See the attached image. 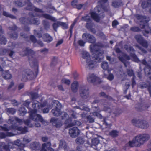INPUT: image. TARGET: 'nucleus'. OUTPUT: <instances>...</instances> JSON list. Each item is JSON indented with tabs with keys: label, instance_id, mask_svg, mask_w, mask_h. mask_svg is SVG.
Wrapping results in <instances>:
<instances>
[{
	"label": "nucleus",
	"instance_id": "f8f14e48",
	"mask_svg": "<svg viewBox=\"0 0 151 151\" xmlns=\"http://www.w3.org/2000/svg\"><path fill=\"white\" fill-rule=\"evenodd\" d=\"M82 38L87 42L93 43L96 41V39L93 36L88 33H85L83 34Z\"/></svg>",
	"mask_w": 151,
	"mask_h": 151
},
{
	"label": "nucleus",
	"instance_id": "37998d69",
	"mask_svg": "<svg viewBox=\"0 0 151 151\" xmlns=\"http://www.w3.org/2000/svg\"><path fill=\"white\" fill-rule=\"evenodd\" d=\"M76 142L78 144H82L84 142L83 139L80 138L77 139Z\"/></svg>",
	"mask_w": 151,
	"mask_h": 151
},
{
	"label": "nucleus",
	"instance_id": "2eb2a0df",
	"mask_svg": "<svg viewBox=\"0 0 151 151\" xmlns=\"http://www.w3.org/2000/svg\"><path fill=\"white\" fill-rule=\"evenodd\" d=\"M80 133V131L77 127H74L69 130V134L72 137H77Z\"/></svg>",
	"mask_w": 151,
	"mask_h": 151
},
{
	"label": "nucleus",
	"instance_id": "bb28decb",
	"mask_svg": "<svg viewBox=\"0 0 151 151\" xmlns=\"http://www.w3.org/2000/svg\"><path fill=\"white\" fill-rule=\"evenodd\" d=\"M43 16L44 17L47 19L53 21H55V18L52 17L49 14H44L43 15Z\"/></svg>",
	"mask_w": 151,
	"mask_h": 151
},
{
	"label": "nucleus",
	"instance_id": "49530a36",
	"mask_svg": "<svg viewBox=\"0 0 151 151\" xmlns=\"http://www.w3.org/2000/svg\"><path fill=\"white\" fill-rule=\"evenodd\" d=\"M107 78L108 80L110 81H111L114 79V76L113 74L110 73L109 74Z\"/></svg>",
	"mask_w": 151,
	"mask_h": 151
},
{
	"label": "nucleus",
	"instance_id": "4d7b16f0",
	"mask_svg": "<svg viewBox=\"0 0 151 151\" xmlns=\"http://www.w3.org/2000/svg\"><path fill=\"white\" fill-rule=\"evenodd\" d=\"M93 115L94 116H96L98 117H99L100 118H102V116L99 113L97 112H94L93 113Z\"/></svg>",
	"mask_w": 151,
	"mask_h": 151
},
{
	"label": "nucleus",
	"instance_id": "72a5a7b5",
	"mask_svg": "<svg viewBox=\"0 0 151 151\" xmlns=\"http://www.w3.org/2000/svg\"><path fill=\"white\" fill-rule=\"evenodd\" d=\"M99 143V141L97 138H94L92 140V146H96Z\"/></svg>",
	"mask_w": 151,
	"mask_h": 151
},
{
	"label": "nucleus",
	"instance_id": "4be33fe9",
	"mask_svg": "<svg viewBox=\"0 0 151 151\" xmlns=\"http://www.w3.org/2000/svg\"><path fill=\"white\" fill-rule=\"evenodd\" d=\"M0 151H9L8 146L4 142H0Z\"/></svg>",
	"mask_w": 151,
	"mask_h": 151
},
{
	"label": "nucleus",
	"instance_id": "cd10ccee",
	"mask_svg": "<svg viewBox=\"0 0 151 151\" xmlns=\"http://www.w3.org/2000/svg\"><path fill=\"white\" fill-rule=\"evenodd\" d=\"M59 147H63L65 149V151L66 150V144L65 142L63 140L60 141V143Z\"/></svg>",
	"mask_w": 151,
	"mask_h": 151
},
{
	"label": "nucleus",
	"instance_id": "4468645a",
	"mask_svg": "<svg viewBox=\"0 0 151 151\" xmlns=\"http://www.w3.org/2000/svg\"><path fill=\"white\" fill-rule=\"evenodd\" d=\"M87 80L90 83L96 82L99 83L101 82L100 79L96 76L94 74H89L87 76Z\"/></svg>",
	"mask_w": 151,
	"mask_h": 151
},
{
	"label": "nucleus",
	"instance_id": "8fccbe9b",
	"mask_svg": "<svg viewBox=\"0 0 151 151\" xmlns=\"http://www.w3.org/2000/svg\"><path fill=\"white\" fill-rule=\"evenodd\" d=\"M78 2L77 0H74L72 2L71 4L74 7H76L77 6V4Z\"/></svg>",
	"mask_w": 151,
	"mask_h": 151
},
{
	"label": "nucleus",
	"instance_id": "3c124183",
	"mask_svg": "<svg viewBox=\"0 0 151 151\" xmlns=\"http://www.w3.org/2000/svg\"><path fill=\"white\" fill-rule=\"evenodd\" d=\"M127 73L129 76H131L134 75L133 71L132 70H127Z\"/></svg>",
	"mask_w": 151,
	"mask_h": 151
},
{
	"label": "nucleus",
	"instance_id": "473e14b6",
	"mask_svg": "<svg viewBox=\"0 0 151 151\" xmlns=\"http://www.w3.org/2000/svg\"><path fill=\"white\" fill-rule=\"evenodd\" d=\"M14 144L17 146L20 147H24V144H21L20 140L18 139L15 141L14 142Z\"/></svg>",
	"mask_w": 151,
	"mask_h": 151
},
{
	"label": "nucleus",
	"instance_id": "69168bd1",
	"mask_svg": "<svg viewBox=\"0 0 151 151\" xmlns=\"http://www.w3.org/2000/svg\"><path fill=\"white\" fill-rule=\"evenodd\" d=\"M83 6V5L81 4H80L77 5L76 6V7L78 9H81Z\"/></svg>",
	"mask_w": 151,
	"mask_h": 151
},
{
	"label": "nucleus",
	"instance_id": "58836bf2",
	"mask_svg": "<svg viewBox=\"0 0 151 151\" xmlns=\"http://www.w3.org/2000/svg\"><path fill=\"white\" fill-rule=\"evenodd\" d=\"M120 2L116 1H114L112 3V5L114 7H118L120 5Z\"/></svg>",
	"mask_w": 151,
	"mask_h": 151
},
{
	"label": "nucleus",
	"instance_id": "ea45409f",
	"mask_svg": "<svg viewBox=\"0 0 151 151\" xmlns=\"http://www.w3.org/2000/svg\"><path fill=\"white\" fill-rule=\"evenodd\" d=\"M3 14L4 16H6L7 17H10L13 19L15 18V17L14 16L11 15L10 14H9L8 13L6 12H4L3 13Z\"/></svg>",
	"mask_w": 151,
	"mask_h": 151
},
{
	"label": "nucleus",
	"instance_id": "a19ab883",
	"mask_svg": "<svg viewBox=\"0 0 151 151\" xmlns=\"http://www.w3.org/2000/svg\"><path fill=\"white\" fill-rule=\"evenodd\" d=\"M147 1L148 4H145L143 3L142 4V6L143 8L147 7L149 5H150L151 0H147Z\"/></svg>",
	"mask_w": 151,
	"mask_h": 151
},
{
	"label": "nucleus",
	"instance_id": "c9c22d12",
	"mask_svg": "<svg viewBox=\"0 0 151 151\" xmlns=\"http://www.w3.org/2000/svg\"><path fill=\"white\" fill-rule=\"evenodd\" d=\"M101 66L104 70H106L108 67L107 63L105 61L103 62L101 65Z\"/></svg>",
	"mask_w": 151,
	"mask_h": 151
},
{
	"label": "nucleus",
	"instance_id": "39448f33",
	"mask_svg": "<svg viewBox=\"0 0 151 151\" xmlns=\"http://www.w3.org/2000/svg\"><path fill=\"white\" fill-rule=\"evenodd\" d=\"M150 138V135L147 134H139L135 137L132 141L129 142L126 145L125 149H128V147H133L134 146H140L143 144Z\"/></svg>",
	"mask_w": 151,
	"mask_h": 151
},
{
	"label": "nucleus",
	"instance_id": "5fc2aeb1",
	"mask_svg": "<svg viewBox=\"0 0 151 151\" xmlns=\"http://www.w3.org/2000/svg\"><path fill=\"white\" fill-rule=\"evenodd\" d=\"M79 44L81 46H83L85 43V42L83 41L82 40H79L78 42Z\"/></svg>",
	"mask_w": 151,
	"mask_h": 151
},
{
	"label": "nucleus",
	"instance_id": "f03ea898",
	"mask_svg": "<svg viewBox=\"0 0 151 151\" xmlns=\"http://www.w3.org/2000/svg\"><path fill=\"white\" fill-rule=\"evenodd\" d=\"M8 123L12 124V125L8 128L6 124L3 126H0V130L6 132H0V138H3L6 136H12L19 134H24L27 132L26 127L22 128L18 126V124H22V120L16 117L9 119L8 121Z\"/></svg>",
	"mask_w": 151,
	"mask_h": 151
},
{
	"label": "nucleus",
	"instance_id": "f3484780",
	"mask_svg": "<svg viewBox=\"0 0 151 151\" xmlns=\"http://www.w3.org/2000/svg\"><path fill=\"white\" fill-rule=\"evenodd\" d=\"M135 38L137 42L143 47H147V43L146 41L143 40L142 36L139 35H137Z\"/></svg>",
	"mask_w": 151,
	"mask_h": 151
},
{
	"label": "nucleus",
	"instance_id": "338daca9",
	"mask_svg": "<svg viewBox=\"0 0 151 151\" xmlns=\"http://www.w3.org/2000/svg\"><path fill=\"white\" fill-rule=\"evenodd\" d=\"M87 119L91 122H93L94 121V119L93 118H90L89 117H87Z\"/></svg>",
	"mask_w": 151,
	"mask_h": 151
},
{
	"label": "nucleus",
	"instance_id": "774afa93",
	"mask_svg": "<svg viewBox=\"0 0 151 151\" xmlns=\"http://www.w3.org/2000/svg\"><path fill=\"white\" fill-rule=\"evenodd\" d=\"M42 140L44 142H46L48 140V138L47 137H43L42 138Z\"/></svg>",
	"mask_w": 151,
	"mask_h": 151
},
{
	"label": "nucleus",
	"instance_id": "393cba45",
	"mask_svg": "<svg viewBox=\"0 0 151 151\" xmlns=\"http://www.w3.org/2000/svg\"><path fill=\"white\" fill-rule=\"evenodd\" d=\"M78 86V82L77 81H74L72 84L71 89L73 91L76 92L77 91Z\"/></svg>",
	"mask_w": 151,
	"mask_h": 151
},
{
	"label": "nucleus",
	"instance_id": "9b49d317",
	"mask_svg": "<svg viewBox=\"0 0 151 151\" xmlns=\"http://www.w3.org/2000/svg\"><path fill=\"white\" fill-rule=\"evenodd\" d=\"M142 18H143L142 21H141V24L143 23V24H140L141 28L142 29L144 28L145 29V33L147 34H148L149 33H151V29L149 27L147 23L149 20H146V19L144 17Z\"/></svg>",
	"mask_w": 151,
	"mask_h": 151
},
{
	"label": "nucleus",
	"instance_id": "c85d7f7f",
	"mask_svg": "<svg viewBox=\"0 0 151 151\" xmlns=\"http://www.w3.org/2000/svg\"><path fill=\"white\" fill-rule=\"evenodd\" d=\"M142 63L144 65H145V71L147 70V69H148L150 71V70L151 69V68L150 66H149L147 62L146 61L143 60L142 61Z\"/></svg>",
	"mask_w": 151,
	"mask_h": 151
},
{
	"label": "nucleus",
	"instance_id": "e433bc0d",
	"mask_svg": "<svg viewBox=\"0 0 151 151\" xmlns=\"http://www.w3.org/2000/svg\"><path fill=\"white\" fill-rule=\"evenodd\" d=\"M102 106L104 107L103 110L104 111H107L109 112H111V109L107 106V105L104 104Z\"/></svg>",
	"mask_w": 151,
	"mask_h": 151
},
{
	"label": "nucleus",
	"instance_id": "7c9ffc66",
	"mask_svg": "<svg viewBox=\"0 0 151 151\" xmlns=\"http://www.w3.org/2000/svg\"><path fill=\"white\" fill-rule=\"evenodd\" d=\"M19 111L20 114L23 116L26 113L27 111L24 107H22L19 109Z\"/></svg>",
	"mask_w": 151,
	"mask_h": 151
},
{
	"label": "nucleus",
	"instance_id": "2f4dec72",
	"mask_svg": "<svg viewBox=\"0 0 151 151\" xmlns=\"http://www.w3.org/2000/svg\"><path fill=\"white\" fill-rule=\"evenodd\" d=\"M7 112L9 114H14L15 112V110L12 108H8L6 110Z\"/></svg>",
	"mask_w": 151,
	"mask_h": 151
},
{
	"label": "nucleus",
	"instance_id": "0e129e2a",
	"mask_svg": "<svg viewBox=\"0 0 151 151\" xmlns=\"http://www.w3.org/2000/svg\"><path fill=\"white\" fill-rule=\"evenodd\" d=\"M118 24V22L116 21H114L112 22V26H114Z\"/></svg>",
	"mask_w": 151,
	"mask_h": 151
},
{
	"label": "nucleus",
	"instance_id": "423d86ee",
	"mask_svg": "<svg viewBox=\"0 0 151 151\" xmlns=\"http://www.w3.org/2000/svg\"><path fill=\"white\" fill-rule=\"evenodd\" d=\"M107 0H100L98 2V5L95 8L94 12L91 13V17L95 21L99 22L100 18L104 17V14L103 12H101L98 15L97 12H100L102 9L105 11H106L103 5L106 3Z\"/></svg>",
	"mask_w": 151,
	"mask_h": 151
},
{
	"label": "nucleus",
	"instance_id": "de8ad7c7",
	"mask_svg": "<svg viewBox=\"0 0 151 151\" xmlns=\"http://www.w3.org/2000/svg\"><path fill=\"white\" fill-rule=\"evenodd\" d=\"M58 24L59 25L62 26L64 28H66L67 27V25L65 23L62 22H58Z\"/></svg>",
	"mask_w": 151,
	"mask_h": 151
},
{
	"label": "nucleus",
	"instance_id": "9d476101",
	"mask_svg": "<svg viewBox=\"0 0 151 151\" xmlns=\"http://www.w3.org/2000/svg\"><path fill=\"white\" fill-rule=\"evenodd\" d=\"M124 48L127 51L130 53V56L132 60L137 62H139V60L134 54V50L132 47L126 45L124 46Z\"/></svg>",
	"mask_w": 151,
	"mask_h": 151
},
{
	"label": "nucleus",
	"instance_id": "603ef678",
	"mask_svg": "<svg viewBox=\"0 0 151 151\" xmlns=\"http://www.w3.org/2000/svg\"><path fill=\"white\" fill-rule=\"evenodd\" d=\"M15 4L16 6H18L19 7H21L24 5V4H23L22 3L19 2L18 1H17L16 2Z\"/></svg>",
	"mask_w": 151,
	"mask_h": 151
},
{
	"label": "nucleus",
	"instance_id": "c03bdc74",
	"mask_svg": "<svg viewBox=\"0 0 151 151\" xmlns=\"http://www.w3.org/2000/svg\"><path fill=\"white\" fill-rule=\"evenodd\" d=\"M31 141V139H29L27 137L24 138L23 139V142L24 144H27L29 142Z\"/></svg>",
	"mask_w": 151,
	"mask_h": 151
},
{
	"label": "nucleus",
	"instance_id": "ddd939ff",
	"mask_svg": "<svg viewBox=\"0 0 151 151\" xmlns=\"http://www.w3.org/2000/svg\"><path fill=\"white\" fill-rule=\"evenodd\" d=\"M120 55L121 56L118 57L119 59L124 63L126 67H128L129 63L127 60L130 59L129 57L123 53H121Z\"/></svg>",
	"mask_w": 151,
	"mask_h": 151
},
{
	"label": "nucleus",
	"instance_id": "1a4fd4ad",
	"mask_svg": "<svg viewBox=\"0 0 151 151\" xmlns=\"http://www.w3.org/2000/svg\"><path fill=\"white\" fill-rule=\"evenodd\" d=\"M52 106L56 107L55 109H53L52 112L53 115L55 116H58L60 114V109L61 107L60 103L57 101H53Z\"/></svg>",
	"mask_w": 151,
	"mask_h": 151
},
{
	"label": "nucleus",
	"instance_id": "412c9836",
	"mask_svg": "<svg viewBox=\"0 0 151 151\" xmlns=\"http://www.w3.org/2000/svg\"><path fill=\"white\" fill-rule=\"evenodd\" d=\"M28 7L27 8V9L28 10H34L35 12H42V11L40 9H38L37 8H35L32 6V4L28 3H27Z\"/></svg>",
	"mask_w": 151,
	"mask_h": 151
},
{
	"label": "nucleus",
	"instance_id": "6e6d98bb",
	"mask_svg": "<svg viewBox=\"0 0 151 151\" xmlns=\"http://www.w3.org/2000/svg\"><path fill=\"white\" fill-rule=\"evenodd\" d=\"M131 30L133 31H138L139 30V28L137 27H134L131 28Z\"/></svg>",
	"mask_w": 151,
	"mask_h": 151
},
{
	"label": "nucleus",
	"instance_id": "864d4df0",
	"mask_svg": "<svg viewBox=\"0 0 151 151\" xmlns=\"http://www.w3.org/2000/svg\"><path fill=\"white\" fill-rule=\"evenodd\" d=\"M59 25L58 24V22L57 23H55L53 25V28L55 31H56L57 28L59 26Z\"/></svg>",
	"mask_w": 151,
	"mask_h": 151
},
{
	"label": "nucleus",
	"instance_id": "4c0bfd02",
	"mask_svg": "<svg viewBox=\"0 0 151 151\" xmlns=\"http://www.w3.org/2000/svg\"><path fill=\"white\" fill-rule=\"evenodd\" d=\"M62 83L69 85L70 83V81L68 79L66 78H63L62 80Z\"/></svg>",
	"mask_w": 151,
	"mask_h": 151
},
{
	"label": "nucleus",
	"instance_id": "5701e85b",
	"mask_svg": "<svg viewBox=\"0 0 151 151\" xmlns=\"http://www.w3.org/2000/svg\"><path fill=\"white\" fill-rule=\"evenodd\" d=\"M44 40L47 42H49L52 40V38L48 34H45L43 36Z\"/></svg>",
	"mask_w": 151,
	"mask_h": 151
},
{
	"label": "nucleus",
	"instance_id": "c756f323",
	"mask_svg": "<svg viewBox=\"0 0 151 151\" xmlns=\"http://www.w3.org/2000/svg\"><path fill=\"white\" fill-rule=\"evenodd\" d=\"M6 42V40L4 37L2 35H0V43L5 45Z\"/></svg>",
	"mask_w": 151,
	"mask_h": 151
},
{
	"label": "nucleus",
	"instance_id": "a18cd8bd",
	"mask_svg": "<svg viewBox=\"0 0 151 151\" xmlns=\"http://www.w3.org/2000/svg\"><path fill=\"white\" fill-rule=\"evenodd\" d=\"M24 123L26 125L28 126L29 127H33V125L32 124H30V122L29 120H27L25 121Z\"/></svg>",
	"mask_w": 151,
	"mask_h": 151
},
{
	"label": "nucleus",
	"instance_id": "6e6552de",
	"mask_svg": "<svg viewBox=\"0 0 151 151\" xmlns=\"http://www.w3.org/2000/svg\"><path fill=\"white\" fill-rule=\"evenodd\" d=\"M132 122L134 125L142 129L147 128L149 126L148 124L145 121H140L134 119L132 120Z\"/></svg>",
	"mask_w": 151,
	"mask_h": 151
},
{
	"label": "nucleus",
	"instance_id": "e2e57ef3",
	"mask_svg": "<svg viewBox=\"0 0 151 151\" xmlns=\"http://www.w3.org/2000/svg\"><path fill=\"white\" fill-rule=\"evenodd\" d=\"M136 84L135 82L134 81V77H133V78L132 80V87H133Z\"/></svg>",
	"mask_w": 151,
	"mask_h": 151
},
{
	"label": "nucleus",
	"instance_id": "b1692460",
	"mask_svg": "<svg viewBox=\"0 0 151 151\" xmlns=\"http://www.w3.org/2000/svg\"><path fill=\"white\" fill-rule=\"evenodd\" d=\"M40 144L38 142H34L30 145V147L32 149L37 150L40 147Z\"/></svg>",
	"mask_w": 151,
	"mask_h": 151
},
{
	"label": "nucleus",
	"instance_id": "6ab92c4d",
	"mask_svg": "<svg viewBox=\"0 0 151 151\" xmlns=\"http://www.w3.org/2000/svg\"><path fill=\"white\" fill-rule=\"evenodd\" d=\"M22 19H23L24 22L26 21V23L28 24H32L36 25H37L39 24L38 21L35 19H34L33 17L32 19H31L30 21H29L26 18H22L20 19V20H22Z\"/></svg>",
	"mask_w": 151,
	"mask_h": 151
},
{
	"label": "nucleus",
	"instance_id": "680f3d73",
	"mask_svg": "<svg viewBox=\"0 0 151 151\" xmlns=\"http://www.w3.org/2000/svg\"><path fill=\"white\" fill-rule=\"evenodd\" d=\"M63 42V40H59L58 42L57 43L56 45V46H58L59 45H60Z\"/></svg>",
	"mask_w": 151,
	"mask_h": 151
},
{
	"label": "nucleus",
	"instance_id": "20e7f679",
	"mask_svg": "<svg viewBox=\"0 0 151 151\" xmlns=\"http://www.w3.org/2000/svg\"><path fill=\"white\" fill-rule=\"evenodd\" d=\"M62 118V121L59 120L57 118H51L50 122H52L54 126L57 127H61L63 124V122H64L65 123L67 124V126L71 127L74 125L80 126L81 124V123L79 121H76L75 124H71V119L68 118V116L67 114L64 112H62L61 114Z\"/></svg>",
	"mask_w": 151,
	"mask_h": 151
},
{
	"label": "nucleus",
	"instance_id": "dca6fc26",
	"mask_svg": "<svg viewBox=\"0 0 151 151\" xmlns=\"http://www.w3.org/2000/svg\"><path fill=\"white\" fill-rule=\"evenodd\" d=\"M88 89L86 86L82 87L80 90V94L81 96L84 99L87 98L88 96Z\"/></svg>",
	"mask_w": 151,
	"mask_h": 151
},
{
	"label": "nucleus",
	"instance_id": "0eeeda50",
	"mask_svg": "<svg viewBox=\"0 0 151 151\" xmlns=\"http://www.w3.org/2000/svg\"><path fill=\"white\" fill-rule=\"evenodd\" d=\"M28 54L29 55V63L31 66L33 67L35 66H37V61L33 57H32V58H31L32 55L34 54V52L32 50L27 48L26 50L20 53V55L22 56L26 55Z\"/></svg>",
	"mask_w": 151,
	"mask_h": 151
},
{
	"label": "nucleus",
	"instance_id": "13d9d810",
	"mask_svg": "<svg viewBox=\"0 0 151 151\" xmlns=\"http://www.w3.org/2000/svg\"><path fill=\"white\" fill-rule=\"evenodd\" d=\"M31 40L33 42H37V40L35 37L33 35H31L30 37Z\"/></svg>",
	"mask_w": 151,
	"mask_h": 151
},
{
	"label": "nucleus",
	"instance_id": "79ce46f5",
	"mask_svg": "<svg viewBox=\"0 0 151 151\" xmlns=\"http://www.w3.org/2000/svg\"><path fill=\"white\" fill-rule=\"evenodd\" d=\"M47 108H45L43 110V113H47L49 112V110L51 109L52 106H47Z\"/></svg>",
	"mask_w": 151,
	"mask_h": 151
},
{
	"label": "nucleus",
	"instance_id": "f704fd0d",
	"mask_svg": "<svg viewBox=\"0 0 151 151\" xmlns=\"http://www.w3.org/2000/svg\"><path fill=\"white\" fill-rule=\"evenodd\" d=\"M109 135L114 137L118 135V132L116 130H113L109 133Z\"/></svg>",
	"mask_w": 151,
	"mask_h": 151
},
{
	"label": "nucleus",
	"instance_id": "a211bd4d",
	"mask_svg": "<svg viewBox=\"0 0 151 151\" xmlns=\"http://www.w3.org/2000/svg\"><path fill=\"white\" fill-rule=\"evenodd\" d=\"M51 144L48 142L47 144H43L41 151H54V150L51 148Z\"/></svg>",
	"mask_w": 151,
	"mask_h": 151
},
{
	"label": "nucleus",
	"instance_id": "bf43d9fd",
	"mask_svg": "<svg viewBox=\"0 0 151 151\" xmlns=\"http://www.w3.org/2000/svg\"><path fill=\"white\" fill-rule=\"evenodd\" d=\"M35 34L37 37H42L41 34L39 33L37 31H35Z\"/></svg>",
	"mask_w": 151,
	"mask_h": 151
},
{
	"label": "nucleus",
	"instance_id": "aec40b11",
	"mask_svg": "<svg viewBox=\"0 0 151 151\" xmlns=\"http://www.w3.org/2000/svg\"><path fill=\"white\" fill-rule=\"evenodd\" d=\"M82 20L83 21H86L87 22V23L86 25V27L88 28H89L90 27L88 26V24H91V20L89 16H87L82 17Z\"/></svg>",
	"mask_w": 151,
	"mask_h": 151
},
{
	"label": "nucleus",
	"instance_id": "a878e982",
	"mask_svg": "<svg viewBox=\"0 0 151 151\" xmlns=\"http://www.w3.org/2000/svg\"><path fill=\"white\" fill-rule=\"evenodd\" d=\"M3 76L4 78L6 79H9L12 78V75L8 70L4 71L3 73Z\"/></svg>",
	"mask_w": 151,
	"mask_h": 151
},
{
	"label": "nucleus",
	"instance_id": "09e8293b",
	"mask_svg": "<svg viewBox=\"0 0 151 151\" xmlns=\"http://www.w3.org/2000/svg\"><path fill=\"white\" fill-rule=\"evenodd\" d=\"M32 99H36L37 97V93H32L31 94Z\"/></svg>",
	"mask_w": 151,
	"mask_h": 151
},
{
	"label": "nucleus",
	"instance_id": "052dcab7",
	"mask_svg": "<svg viewBox=\"0 0 151 151\" xmlns=\"http://www.w3.org/2000/svg\"><path fill=\"white\" fill-rule=\"evenodd\" d=\"M43 24L45 25V29H47V27L49 28V25L48 24L46 23V22L45 21H44Z\"/></svg>",
	"mask_w": 151,
	"mask_h": 151
},
{
	"label": "nucleus",
	"instance_id": "f257e3e1",
	"mask_svg": "<svg viewBox=\"0 0 151 151\" xmlns=\"http://www.w3.org/2000/svg\"><path fill=\"white\" fill-rule=\"evenodd\" d=\"M102 45L100 43L92 44L90 46L91 52L92 53V58H90L89 54L86 51H83L82 53L83 58L86 60V67L91 69L94 67L97 62H100L103 58L104 52L100 50Z\"/></svg>",
	"mask_w": 151,
	"mask_h": 151
},
{
	"label": "nucleus",
	"instance_id": "7ed1b4c3",
	"mask_svg": "<svg viewBox=\"0 0 151 151\" xmlns=\"http://www.w3.org/2000/svg\"><path fill=\"white\" fill-rule=\"evenodd\" d=\"M30 103L29 100L28 99L25 101L24 103V105L26 106L29 109L30 118L34 121H40L45 124L44 122H45V121L44 120L40 115L36 114V113L42 110L41 108L45 106L46 103H45V104H41L38 101L34 100L32 105L33 109H32L28 108Z\"/></svg>",
	"mask_w": 151,
	"mask_h": 151
}]
</instances>
